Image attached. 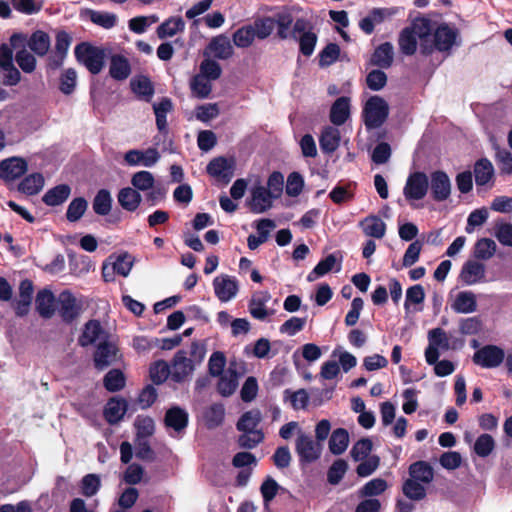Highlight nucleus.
Segmentation results:
<instances>
[{"label":"nucleus","instance_id":"25","mask_svg":"<svg viewBox=\"0 0 512 512\" xmlns=\"http://www.w3.org/2000/svg\"><path fill=\"white\" fill-rule=\"evenodd\" d=\"M451 308L456 313L461 314H469L475 312L477 310L476 295L471 291L459 292L451 304Z\"/></svg>","mask_w":512,"mask_h":512},{"label":"nucleus","instance_id":"5","mask_svg":"<svg viewBox=\"0 0 512 512\" xmlns=\"http://www.w3.org/2000/svg\"><path fill=\"white\" fill-rule=\"evenodd\" d=\"M429 344L425 350V359L428 364H435L440 354L439 350L450 349V340L447 333L441 328H434L428 332Z\"/></svg>","mask_w":512,"mask_h":512},{"label":"nucleus","instance_id":"56","mask_svg":"<svg viewBox=\"0 0 512 512\" xmlns=\"http://www.w3.org/2000/svg\"><path fill=\"white\" fill-rule=\"evenodd\" d=\"M211 80L203 75H196L191 81V90L198 98H207L212 90Z\"/></svg>","mask_w":512,"mask_h":512},{"label":"nucleus","instance_id":"64","mask_svg":"<svg viewBox=\"0 0 512 512\" xmlns=\"http://www.w3.org/2000/svg\"><path fill=\"white\" fill-rule=\"evenodd\" d=\"M494 235L502 245L512 247V224L496 223Z\"/></svg>","mask_w":512,"mask_h":512},{"label":"nucleus","instance_id":"63","mask_svg":"<svg viewBox=\"0 0 512 512\" xmlns=\"http://www.w3.org/2000/svg\"><path fill=\"white\" fill-rule=\"evenodd\" d=\"M348 469V464L343 459L336 460L329 468L327 478L332 485L338 484L344 477Z\"/></svg>","mask_w":512,"mask_h":512},{"label":"nucleus","instance_id":"3","mask_svg":"<svg viewBox=\"0 0 512 512\" xmlns=\"http://www.w3.org/2000/svg\"><path fill=\"white\" fill-rule=\"evenodd\" d=\"M79 63L83 64L92 74H98L104 67V50L88 43H80L75 48Z\"/></svg>","mask_w":512,"mask_h":512},{"label":"nucleus","instance_id":"40","mask_svg":"<svg viewBox=\"0 0 512 512\" xmlns=\"http://www.w3.org/2000/svg\"><path fill=\"white\" fill-rule=\"evenodd\" d=\"M127 404L123 399H111L105 408L104 415L110 424L119 422L126 413Z\"/></svg>","mask_w":512,"mask_h":512},{"label":"nucleus","instance_id":"59","mask_svg":"<svg viewBox=\"0 0 512 512\" xmlns=\"http://www.w3.org/2000/svg\"><path fill=\"white\" fill-rule=\"evenodd\" d=\"M101 487V479L97 474H87L81 480V492L86 497L96 495Z\"/></svg>","mask_w":512,"mask_h":512},{"label":"nucleus","instance_id":"29","mask_svg":"<svg viewBox=\"0 0 512 512\" xmlns=\"http://www.w3.org/2000/svg\"><path fill=\"white\" fill-rule=\"evenodd\" d=\"M340 140L341 137L339 129L327 126L323 129L319 139L320 148L324 153L331 154L339 147Z\"/></svg>","mask_w":512,"mask_h":512},{"label":"nucleus","instance_id":"22","mask_svg":"<svg viewBox=\"0 0 512 512\" xmlns=\"http://www.w3.org/2000/svg\"><path fill=\"white\" fill-rule=\"evenodd\" d=\"M271 300V295L267 291H261L253 294L249 303V312L253 318L264 320L270 315L266 308L267 303Z\"/></svg>","mask_w":512,"mask_h":512},{"label":"nucleus","instance_id":"18","mask_svg":"<svg viewBox=\"0 0 512 512\" xmlns=\"http://www.w3.org/2000/svg\"><path fill=\"white\" fill-rule=\"evenodd\" d=\"M457 31L447 24L440 25L434 35L431 43L439 51H448L455 44Z\"/></svg>","mask_w":512,"mask_h":512},{"label":"nucleus","instance_id":"60","mask_svg":"<svg viewBox=\"0 0 512 512\" xmlns=\"http://www.w3.org/2000/svg\"><path fill=\"white\" fill-rule=\"evenodd\" d=\"M88 207L87 201L82 198H75L72 200L67 208L66 216L70 222L78 221L85 213Z\"/></svg>","mask_w":512,"mask_h":512},{"label":"nucleus","instance_id":"10","mask_svg":"<svg viewBox=\"0 0 512 512\" xmlns=\"http://www.w3.org/2000/svg\"><path fill=\"white\" fill-rule=\"evenodd\" d=\"M432 198L437 202L447 200L451 195L452 184L449 176L443 171H434L429 178Z\"/></svg>","mask_w":512,"mask_h":512},{"label":"nucleus","instance_id":"19","mask_svg":"<svg viewBox=\"0 0 512 512\" xmlns=\"http://www.w3.org/2000/svg\"><path fill=\"white\" fill-rule=\"evenodd\" d=\"M207 172L210 176L228 183L233 177V163L225 157H216L207 165Z\"/></svg>","mask_w":512,"mask_h":512},{"label":"nucleus","instance_id":"53","mask_svg":"<svg viewBox=\"0 0 512 512\" xmlns=\"http://www.w3.org/2000/svg\"><path fill=\"white\" fill-rule=\"evenodd\" d=\"M238 444L242 448L253 449L264 440L262 430L240 431Z\"/></svg>","mask_w":512,"mask_h":512},{"label":"nucleus","instance_id":"24","mask_svg":"<svg viewBox=\"0 0 512 512\" xmlns=\"http://www.w3.org/2000/svg\"><path fill=\"white\" fill-rule=\"evenodd\" d=\"M188 418V413L184 409L174 406L167 410L164 422L166 427L181 432L187 427Z\"/></svg>","mask_w":512,"mask_h":512},{"label":"nucleus","instance_id":"6","mask_svg":"<svg viewBox=\"0 0 512 512\" xmlns=\"http://www.w3.org/2000/svg\"><path fill=\"white\" fill-rule=\"evenodd\" d=\"M505 359V352L496 345H486L477 350L473 355V362L482 368H496Z\"/></svg>","mask_w":512,"mask_h":512},{"label":"nucleus","instance_id":"43","mask_svg":"<svg viewBox=\"0 0 512 512\" xmlns=\"http://www.w3.org/2000/svg\"><path fill=\"white\" fill-rule=\"evenodd\" d=\"M261 420V412L258 409H252L250 411L245 412L239 418L236 427L239 431L260 430L258 426Z\"/></svg>","mask_w":512,"mask_h":512},{"label":"nucleus","instance_id":"7","mask_svg":"<svg viewBox=\"0 0 512 512\" xmlns=\"http://www.w3.org/2000/svg\"><path fill=\"white\" fill-rule=\"evenodd\" d=\"M121 357L118 347L108 340L97 346L94 353V365L97 369L104 370L121 360Z\"/></svg>","mask_w":512,"mask_h":512},{"label":"nucleus","instance_id":"42","mask_svg":"<svg viewBox=\"0 0 512 512\" xmlns=\"http://www.w3.org/2000/svg\"><path fill=\"white\" fill-rule=\"evenodd\" d=\"M474 175L477 185L487 184L494 175V167L486 158L478 160L474 165Z\"/></svg>","mask_w":512,"mask_h":512},{"label":"nucleus","instance_id":"28","mask_svg":"<svg viewBox=\"0 0 512 512\" xmlns=\"http://www.w3.org/2000/svg\"><path fill=\"white\" fill-rule=\"evenodd\" d=\"M350 116V99L348 97L338 98L330 110V120L334 125L344 124Z\"/></svg>","mask_w":512,"mask_h":512},{"label":"nucleus","instance_id":"1","mask_svg":"<svg viewBox=\"0 0 512 512\" xmlns=\"http://www.w3.org/2000/svg\"><path fill=\"white\" fill-rule=\"evenodd\" d=\"M418 40L422 53L429 54L432 52L431 27L428 19H416L410 27L402 30L398 40L401 52L405 55H413L417 50Z\"/></svg>","mask_w":512,"mask_h":512},{"label":"nucleus","instance_id":"13","mask_svg":"<svg viewBox=\"0 0 512 512\" xmlns=\"http://www.w3.org/2000/svg\"><path fill=\"white\" fill-rule=\"evenodd\" d=\"M57 308L60 316L66 322L73 321L81 312V306L69 290H64L59 294Z\"/></svg>","mask_w":512,"mask_h":512},{"label":"nucleus","instance_id":"11","mask_svg":"<svg viewBox=\"0 0 512 512\" xmlns=\"http://www.w3.org/2000/svg\"><path fill=\"white\" fill-rule=\"evenodd\" d=\"M195 369L193 360L187 357V352L179 350L172 361L170 375L176 382H183L190 377Z\"/></svg>","mask_w":512,"mask_h":512},{"label":"nucleus","instance_id":"57","mask_svg":"<svg viewBox=\"0 0 512 512\" xmlns=\"http://www.w3.org/2000/svg\"><path fill=\"white\" fill-rule=\"evenodd\" d=\"M372 441L369 438H362L358 440L350 450V456L355 461H362L368 457L372 451Z\"/></svg>","mask_w":512,"mask_h":512},{"label":"nucleus","instance_id":"41","mask_svg":"<svg viewBox=\"0 0 512 512\" xmlns=\"http://www.w3.org/2000/svg\"><path fill=\"white\" fill-rule=\"evenodd\" d=\"M71 189L66 184L55 186L48 190L43 196V202L49 206H57L67 200Z\"/></svg>","mask_w":512,"mask_h":512},{"label":"nucleus","instance_id":"17","mask_svg":"<svg viewBox=\"0 0 512 512\" xmlns=\"http://www.w3.org/2000/svg\"><path fill=\"white\" fill-rule=\"evenodd\" d=\"M27 162L19 157H11L0 163V178L4 181H13L27 171Z\"/></svg>","mask_w":512,"mask_h":512},{"label":"nucleus","instance_id":"27","mask_svg":"<svg viewBox=\"0 0 512 512\" xmlns=\"http://www.w3.org/2000/svg\"><path fill=\"white\" fill-rule=\"evenodd\" d=\"M208 49L214 57L222 60L230 58L234 53L229 38L224 35L214 37L209 43Z\"/></svg>","mask_w":512,"mask_h":512},{"label":"nucleus","instance_id":"32","mask_svg":"<svg viewBox=\"0 0 512 512\" xmlns=\"http://www.w3.org/2000/svg\"><path fill=\"white\" fill-rule=\"evenodd\" d=\"M117 199L123 209L133 212L139 207L142 196L134 188L125 187L119 191Z\"/></svg>","mask_w":512,"mask_h":512},{"label":"nucleus","instance_id":"2","mask_svg":"<svg viewBox=\"0 0 512 512\" xmlns=\"http://www.w3.org/2000/svg\"><path fill=\"white\" fill-rule=\"evenodd\" d=\"M389 115V105L380 96H371L363 108V121L368 130L379 128Z\"/></svg>","mask_w":512,"mask_h":512},{"label":"nucleus","instance_id":"9","mask_svg":"<svg viewBox=\"0 0 512 512\" xmlns=\"http://www.w3.org/2000/svg\"><path fill=\"white\" fill-rule=\"evenodd\" d=\"M428 188V176L423 172H415L408 177L403 193L408 200H421L427 194Z\"/></svg>","mask_w":512,"mask_h":512},{"label":"nucleus","instance_id":"14","mask_svg":"<svg viewBox=\"0 0 512 512\" xmlns=\"http://www.w3.org/2000/svg\"><path fill=\"white\" fill-rule=\"evenodd\" d=\"M273 199L274 197L267 192V189L264 186L257 185L252 188L251 196L247 205L251 212L261 214L272 207Z\"/></svg>","mask_w":512,"mask_h":512},{"label":"nucleus","instance_id":"26","mask_svg":"<svg viewBox=\"0 0 512 512\" xmlns=\"http://www.w3.org/2000/svg\"><path fill=\"white\" fill-rule=\"evenodd\" d=\"M56 303L54 294L48 289L40 290L36 296V309L44 318H51L54 315Z\"/></svg>","mask_w":512,"mask_h":512},{"label":"nucleus","instance_id":"33","mask_svg":"<svg viewBox=\"0 0 512 512\" xmlns=\"http://www.w3.org/2000/svg\"><path fill=\"white\" fill-rule=\"evenodd\" d=\"M409 476L416 481L428 485L433 481L434 471L427 462L418 461L410 465Z\"/></svg>","mask_w":512,"mask_h":512},{"label":"nucleus","instance_id":"12","mask_svg":"<svg viewBox=\"0 0 512 512\" xmlns=\"http://www.w3.org/2000/svg\"><path fill=\"white\" fill-rule=\"evenodd\" d=\"M214 292L221 302H228L236 297L239 285L236 278L221 274L213 280Z\"/></svg>","mask_w":512,"mask_h":512},{"label":"nucleus","instance_id":"20","mask_svg":"<svg viewBox=\"0 0 512 512\" xmlns=\"http://www.w3.org/2000/svg\"><path fill=\"white\" fill-rule=\"evenodd\" d=\"M72 38L65 31H59L56 34L55 54L49 59L51 68H58L62 65L64 58L71 45Z\"/></svg>","mask_w":512,"mask_h":512},{"label":"nucleus","instance_id":"21","mask_svg":"<svg viewBox=\"0 0 512 512\" xmlns=\"http://www.w3.org/2000/svg\"><path fill=\"white\" fill-rule=\"evenodd\" d=\"M34 288L33 283L25 279L20 282L19 285V296L16 300L15 310L18 316H24L29 312V308L32 302Z\"/></svg>","mask_w":512,"mask_h":512},{"label":"nucleus","instance_id":"23","mask_svg":"<svg viewBox=\"0 0 512 512\" xmlns=\"http://www.w3.org/2000/svg\"><path fill=\"white\" fill-rule=\"evenodd\" d=\"M185 21L180 16H172L162 22L156 29L159 39L172 38L185 30Z\"/></svg>","mask_w":512,"mask_h":512},{"label":"nucleus","instance_id":"54","mask_svg":"<svg viewBox=\"0 0 512 512\" xmlns=\"http://www.w3.org/2000/svg\"><path fill=\"white\" fill-rule=\"evenodd\" d=\"M103 382L108 391L116 392L125 386V376L121 370L112 369L105 375Z\"/></svg>","mask_w":512,"mask_h":512},{"label":"nucleus","instance_id":"16","mask_svg":"<svg viewBox=\"0 0 512 512\" xmlns=\"http://www.w3.org/2000/svg\"><path fill=\"white\" fill-rule=\"evenodd\" d=\"M485 275L486 267L483 263L476 260H468L463 264L459 278L464 284L471 286L484 282Z\"/></svg>","mask_w":512,"mask_h":512},{"label":"nucleus","instance_id":"30","mask_svg":"<svg viewBox=\"0 0 512 512\" xmlns=\"http://www.w3.org/2000/svg\"><path fill=\"white\" fill-rule=\"evenodd\" d=\"M394 59V47L391 43L385 42L378 46L372 57L371 63L381 68H389Z\"/></svg>","mask_w":512,"mask_h":512},{"label":"nucleus","instance_id":"47","mask_svg":"<svg viewBox=\"0 0 512 512\" xmlns=\"http://www.w3.org/2000/svg\"><path fill=\"white\" fill-rule=\"evenodd\" d=\"M496 442L490 434H481L476 439L473 451L482 458L488 457L495 449Z\"/></svg>","mask_w":512,"mask_h":512},{"label":"nucleus","instance_id":"52","mask_svg":"<svg viewBox=\"0 0 512 512\" xmlns=\"http://www.w3.org/2000/svg\"><path fill=\"white\" fill-rule=\"evenodd\" d=\"M130 85L135 94L143 97L147 101L150 100L154 93L151 81L145 76L134 77Z\"/></svg>","mask_w":512,"mask_h":512},{"label":"nucleus","instance_id":"37","mask_svg":"<svg viewBox=\"0 0 512 512\" xmlns=\"http://www.w3.org/2000/svg\"><path fill=\"white\" fill-rule=\"evenodd\" d=\"M349 445V433L344 428L335 429L329 439V450L334 455L343 454Z\"/></svg>","mask_w":512,"mask_h":512},{"label":"nucleus","instance_id":"55","mask_svg":"<svg viewBox=\"0 0 512 512\" xmlns=\"http://www.w3.org/2000/svg\"><path fill=\"white\" fill-rule=\"evenodd\" d=\"M15 60L21 70L25 73H32L36 68V58L24 46L16 52Z\"/></svg>","mask_w":512,"mask_h":512},{"label":"nucleus","instance_id":"44","mask_svg":"<svg viewBox=\"0 0 512 512\" xmlns=\"http://www.w3.org/2000/svg\"><path fill=\"white\" fill-rule=\"evenodd\" d=\"M93 210L96 214L105 216L109 214L112 207V197L108 190L101 189L93 199Z\"/></svg>","mask_w":512,"mask_h":512},{"label":"nucleus","instance_id":"46","mask_svg":"<svg viewBox=\"0 0 512 512\" xmlns=\"http://www.w3.org/2000/svg\"><path fill=\"white\" fill-rule=\"evenodd\" d=\"M155 178L149 171L142 170L133 174L131 184L135 190L146 192L153 189Z\"/></svg>","mask_w":512,"mask_h":512},{"label":"nucleus","instance_id":"48","mask_svg":"<svg viewBox=\"0 0 512 512\" xmlns=\"http://www.w3.org/2000/svg\"><path fill=\"white\" fill-rule=\"evenodd\" d=\"M497 245L490 238L479 239L474 247V256L477 259L488 260L492 258L496 252Z\"/></svg>","mask_w":512,"mask_h":512},{"label":"nucleus","instance_id":"36","mask_svg":"<svg viewBox=\"0 0 512 512\" xmlns=\"http://www.w3.org/2000/svg\"><path fill=\"white\" fill-rule=\"evenodd\" d=\"M365 235L381 239L386 232V224L377 216H368L360 222Z\"/></svg>","mask_w":512,"mask_h":512},{"label":"nucleus","instance_id":"31","mask_svg":"<svg viewBox=\"0 0 512 512\" xmlns=\"http://www.w3.org/2000/svg\"><path fill=\"white\" fill-rule=\"evenodd\" d=\"M173 109L172 101L169 98H163L159 103L153 105L156 117V126L160 133L167 134V114Z\"/></svg>","mask_w":512,"mask_h":512},{"label":"nucleus","instance_id":"45","mask_svg":"<svg viewBox=\"0 0 512 512\" xmlns=\"http://www.w3.org/2000/svg\"><path fill=\"white\" fill-rule=\"evenodd\" d=\"M402 491L407 498L419 501L424 499L426 496V485L409 478L404 482Z\"/></svg>","mask_w":512,"mask_h":512},{"label":"nucleus","instance_id":"51","mask_svg":"<svg viewBox=\"0 0 512 512\" xmlns=\"http://www.w3.org/2000/svg\"><path fill=\"white\" fill-rule=\"evenodd\" d=\"M274 26L277 25V35L280 39H288L290 37V27L293 23V17L287 10L275 15Z\"/></svg>","mask_w":512,"mask_h":512},{"label":"nucleus","instance_id":"49","mask_svg":"<svg viewBox=\"0 0 512 512\" xmlns=\"http://www.w3.org/2000/svg\"><path fill=\"white\" fill-rule=\"evenodd\" d=\"M109 260L111 261V265L113 266L114 271L117 272L118 275L123 277H127L133 267V258L128 253H122L116 257L110 256Z\"/></svg>","mask_w":512,"mask_h":512},{"label":"nucleus","instance_id":"35","mask_svg":"<svg viewBox=\"0 0 512 512\" xmlns=\"http://www.w3.org/2000/svg\"><path fill=\"white\" fill-rule=\"evenodd\" d=\"M28 46L36 55L42 57L49 51L51 39L46 32L37 30L30 36Z\"/></svg>","mask_w":512,"mask_h":512},{"label":"nucleus","instance_id":"61","mask_svg":"<svg viewBox=\"0 0 512 512\" xmlns=\"http://www.w3.org/2000/svg\"><path fill=\"white\" fill-rule=\"evenodd\" d=\"M254 39L252 25L241 27L233 34V43L239 48L249 47Z\"/></svg>","mask_w":512,"mask_h":512},{"label":"nucleus","instance_id":"38","mask_svg":"<svg viewBox=\"0 0 512 512\" xmlns=\"http://www.w3.org/2000/svg\"><path fill=\"white\" fill-rule=\"evenodd\" d=\"M44 187V177L40 173H33L25 177L18 185V190L26 195H36Z\"/></svg>","mask_w":512,"mask_h":512},{"label":"nucleus","instance_id":"4","mask_svg":"<svg viewBox=\"0 0 512 512\" xmlns=\"http://www.w3.org/2000/svg\"><path fill=\"white\" fill-rule=\"evenodd\" d=\"M295 451L301 463H312L320 458L322 453V444L315 441L310 435L306 434L302 430H298L295 441Z\"/></svg>","mask_w":512,"mask_h":512},{"label":"nucleus","instance_id":"8","mask_svg":"<svg viewBox=\"0 0 512 512\" xmlns=\"http://www.w3.org/2000/svg\"><path fill=\"white\" fill-rule=\"evenodd\" d=\"M108 340L109 334L102 327L101 323L98 320H89L83 327L78 343L82 347H87L96 343L99 345Z\"/></svg>","mask_w":512,"mask_h":512},{"label":"nucleus","instance_id":"39","mask_svg":"<svg viewBox=\"0 0 512 512\" xmlns=\"http://www.w3.org/2000/svg\"><path fill=\"white\" fill-rule=\"evenodd\" d=\"M109 73L116 80H125L131 73L129 61L121 55L111 58Z\"/></svg>","mask_w":512,"mask_h":512},{"label":"nucleus","instance_id":"34","mask_svg":"<svg viewBox=\"0 0 512 512\" xmlns=\"http://www.w3.org/2000/svg\"><path fill=\"white\" fill-rule=\"evenodd\" d=\"M225 418V408L223 404L214 403L206 408L203 413V420L208 429H215L222 425Z\"/></svg>","mask_w":512,"mask_h":512},{"label":"nucleus","instance_id":"50","mask_svg":"<svg viewBox=\"0 0 512 512\" xmlns=\"http://www.w3.org/2000/svg\"><path fill=\"white\" fill-rule=\"evenodd\" d=\"M159 21V17L156 14L147 16H136L131 18L128 22L129 29L136 34H143L147 28Z\"/></svg>","mask_w":512,"mask_h":512},{"label":"nucleus","instance_id":"15","mask_svg":"<svg viewBox=\"0 0 512 512\" xmlns=\"http://www.w3.org/2000/svg\"><path fill=\"white\" fill-rule=\"evenodd\" d=\"M217 383V391L223 397L231 396L239 385L240 374L237 372L236 363H230L228 368L220 375Z\"/></svg>","mask_w":512,"mask_h":512},{"label":"nucleus","instance_id":"58","mask_svg":"<svg viewBox=\"0 0 512 512\" xmlns=\"http://www.w3.org/2000/svg\"><path fill=\"white\" fill-rule=\"evenodd\" d=\"M495 159L502 173L512 174V153L507 149L500 148L498 144H494Z\"/></svg>","mask_w":512,"mask_h":512},{"label":"nucleus","instance_id":"62","mask_svg":"<svg viewBox=\"0 0 512 512\" xmlns=\"http://www.w3.org/2000/svg\"><path fill=\"white\" fill-rule=\"evenodd\" d=\"M252 30L255 37L265 39L269 37L274 30V19L271 17L259 19L252 25Z\"/></svg>","mask_w":512,"mask_h":512}]
</instances>
